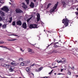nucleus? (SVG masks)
<instances>
[{
  "mask_svg": "<svg viewBox=\"0 0 78 78\" xmlns=\"http://www.w3.org/2000/svg\"><path fill=\"white\" fill-rule=\"evenodd\" d=\"M66 19H64L62 20V23L64 24L65 26V27H68L69 26V21L66 18V16H65Z\"/></svg>",
  "mask_w": 78,
  "mask_h": 78,
  "instance_id": "nucleus-1",
  "label": "nucleus"
},
{
  "mask_svg": "<svg viewBox=\"0 0 78 78\" xmlns=\"http://www.w3.org/2000/svg\"><path fill=\"white\" fill-rule=\"evenodd\" d=\"M29 28L30 29H35V28H37L38 27H37V25L36 24H31L29 26Z\"/></svg>",
  "mask_w": 78,
  "mask_h": 78,
  "instance_id": "nucleus-2",
  "label": "nucleus"
},
{
  "mask_svg": "<svg viewBox=\"0 0 78 78\" xmlns=\"http://www.w3.org/2000/svg\"><path fill=\"white\" fill-rule=\"evenodd\" d=\"M2 10L5 11L6 12H8L9 11V9L8 7L6 6H4L3 8L1 9Z\"/></svg>",
  "mask_w": 78,
  "mask_h": 78,
  "instance_id": "nucleus-3",
  "label": "nucleus"
},
{
  "mask_svg": "<svg viewBox=\"0 0 78 78\" xmlns=\"http://www.w3.org/2000/svg\"><path fill=\"white\" fill-rule=\"evenodd\" d=\"M15 11L16 12V13H20L21 12H23V11L22 10L20 9H16L15 10Z\"/></svg>",
  "mask_w": 78,
  "mask_h": 78,
  "instance_id": "nucleus-4",
  "label": "nucleus"
},
{
  "mask_svg": "<svg viewBox=\"0 0 78 78\" xmlns=\"http://www.w3.org/2000/svg\"><path fill=\"white\" fill-rule=\"evenodd\" d=\"M17 25H19V26H21L22 25V22L20 20H19L16 22Z\"/></svg>",
  "mask_w": 78,
  "mask_h": 78,
  "instance_id": "nucleus-5",
  "label": "nucleus"
},
{
  "mask_svg": "<svg viewBox=\"0 0 78 78\" xmlns=\"http://www.w3.org/2000/svg\"><path fill=\"white\" fill-rule=\"evenodd\" d=\"M22 26L23 28H24L25 29H27V23H26L24 22L22 24Z\"/></svg>",
  "mask_w": 78,
  "mask_h": 78,
  "instance_id": "nucleus-6",
  "label": "nucleus"
},
{
  "mask_svg": "<svg viewBox=\"0 0 78 78\" xmlns=\"http://www.w3.org/2000/svg\"><path fill=\"white\" fill-rule=\"evenodd\" d=\"M3 66L4 67H6V68H7V69H8V68H10V67H11V66L9 65L4 64Z\"/></svg>",
  "mask_w": 78,
  "mask_h": 78,
  "instance_id": "nucleus-7",
  "label": "nucleus"
},
{
  "mask_svg": "<svg viewBox=\"0 0 78 78\" xmlns=\"http://www.w3.org/2000/svg\"><path fill=\"white\" fill-rule=\"evenodd\" d=\"M58 44V43H54L53 44L54 45V48H58V47H59V46H58V44Z\"/></svg>",
  "mask_w": 78,
  "mask_h": 78,
  "instance_id": "nucleus-8",
  "label": "nucleus"
},
{
  "mask_svg": "<svg viewBox=\"0 0 78 78\" xmlns=\"http://www.w3.org/2000/svg\"><path fill=\"white\" fill-rule=\"evenodd\" d=\"M30 6L32 8H34V4L33 2H31L30 5Z\"/></svg>",
  "mask_w": 78,
  "mask_h": 78,
  "instance_id": "nucleus-9",
  "label": "nucleus"
},
{
  "mask_svg": "<svg viewBox=\"0 0 78 78\" xmlns=\"http://www.w3.org/2000/svg\"><path fill=\"white\" fill-rule=\"evenodd\" d=\"M23 8L24 9H26L28 8V6L23 3Z\"/></svg>",
  "mask_w": 78,
  "mask_h": 78,
  "instance_id": "nucleus-10",
  "label": "nucleus"
},
{
  "mask_svg": "<svg viewBox=\"0 0 78 78\" xmlns=\"http://www.w3.org/2000/svg\"><path fill=\"white\" fill-rule=\"evenodd\" d=\"M57 6H58V4H55V5H54V6L53 7V9H56V8H57Z\"/></svg>",
  "mask_w": 78,
  "mask_h": 78,
  "instance_id": "nucleus-11",
  "label": "nucleus"
},
{
  "mask_svg": "<svg viewBox=\"0 0 78 78\" xmlns=\"http://www.w3.org/2000/svg\"><path fill=\"white\" fill-rule=\"evenodd\" d=\"M34 66H40V65H39L38 64H36L35 63H34L33 64L31 65V67H33Z\"/></svg>",
  "mask_w": 78,
  "mask_h": 78,
  "instance_id": "nucleus-12",
  "label": "nucleus"
},
{
  "mask_svg": "<svg viewBox=\"0 0 78 78\" xmlns=\"http://www.w3.org/2000/svg\"><path fill=\"white\" fill-rule=\"evenodd\" d=\"M26 70L27 72H29L30 70V67H27L26 69Z\"/></svg>",
  "mask_w": 78,
  "mask_h": 78,
  "instance_id": "nucleus-13",
  "label": "nucleus"
},
{
  "mask_svg": "<svg viewBox=\"0 0 78 78\" xmlns=\"http://www.w3.org/2000/svg\"><path fill=\"white\" fill-rule=\"evenodd\" d=\"M17 40L16 39H9L8 40V41H16Z\"/></svg>",
  "mask_w": 78,
  "mask_h": 78,
  "instance_id": "nucleus-14",
  "label": "nucleus"
},
{
  "mask_svg": "<svg viewBox=\"0 0 78 78\" xmlns=\"http://www.w3.org/2000/svg\"><path fill=\"white\" fill-rule=\"evenodd\" d=\"M12 17H10L9 18V23H11V22H12Z\"/></svg>",
  "mask_w": 78,
  "mask_h": 78,
  "instance_id": "nucleus-15",
  "label": "nucleus"
},
{
  "mask_svg": "<svg viewBox=\"0 0 78 78\" xmlns=\"http://www.w3.org/2000/svg\"><path fill=\"white\" fill-rule=\"evenodd\" d=\"M28 52H32V49L30 48H28Z\"/></svg>",
  "mask_w": 78,
  "mask_h": 78,
  "instance_id": "nucleus-16",
  "label": "nucleus"
},
{
  "mask_svg": "<svg viewBox=\"0 0 78 78\" xmlns=\"http://www.w3.org/2000/svg\"><path fill=\"white\" fill-rule=\"evenodd\" d=\"M2 15V16H5V13H4V12H2V11H1L0 12V13Z\"/></svg>",
  "mask_w": 78,
  "mask_h": 78,
  "instance_id": "nucleus-17",
  "label": "nucleus"
},
{
  "mask_svg": "<svg viewBox=\"0 0 78 78\" xmlns=\"http://www.w3.org/2000/svg\"><path fill=\"white\" fill-rule=\"evenodd\" d=\"M6 26L5 25V24H4L2 26V28L3 29H5V28H6Z\"/></svg>",
  "mask_w": 78,
  "mask_h": 78,
  "instance_id": "nucleus-18",
  "label": "nucleus"
},
{
  "mask_svg": "<svg viewBox=\"0 0 78 78\" xmlns=\"http://www.w3.org/2000/svg\"><path fill=\"white\" fill-rule=\"evenodd\" d=\"M32 18V17H31L30 18H29L27 20V22H29V21H30V20H31V19Z\"/></svg>",
  "mask_w": 78,
  "mask_h": 78,
  "instance_id": "nucleus-19",
  "label": "nucleus"
},
{
  "mask_svg": "<svg viewBox=\"0 0 78 78\" xmlns=\"http://www.w3.org/2000/svg\"><path fill=\"white\" fill-rule=\"evenodd\" d=\"M50 5H51V3L48 4V5L47 8H48L50 6Z\"/></svg>",
  "mask_w": 78,
  "mask_h": 78,
  "instance_id": "nucleus-20",
  "label": "nucleus"
},
{
  "mask_svg": "<svg viewBox=\"0 0 78 78\" xmlns=\"http://www.w3.org/2000/svg\"><path fill=\"white\" fill-rule=\"evenodd\" d=\"M16 25V22L15 21H13L12 23V25L13 26H14Z\"/></svg>",
  "mask_w": 78,
  "mask_h": 78,
  "instance_id": "nucleus-21",
  "label": "nucleus"
},
{
  "mask_svg": "<svg viewBox=\"0 0 78 78\" xmlns=\"http://www.w3.org/2000/svg\"><path fill=\"white\" fill-rule=\"evenodd\" d=\"M19 61H23V59L22 58H21L20 59H19Z\"/></svg>",
  "mask_w": 78,
  "mask_h": 78,
  "instance_id": "nucleus-22",
  "label": "nucleus"
},
{
  "mask_svg": "<svg viewBox=\"0 0 78 78\" xmlns=\"http://www.w3.org/2000/svg\"><path fill=\"white\" fill-rule=\"evenodd\" d=\"M21 66H23L25 65V63L23 62H22L20 64Z\"/></svg>",
  "mask_w": 78,
  "mask_h": 78,
  "instance_id": "nucleus-23",
  "label": "nucleus"
},
{
  "mask_svg": "<svg viewBox=\"0 0 78 78\" xmlns=\"http://www.w3.org/2000/svg\"><path fill=\"white\" fill-rule=\"evenodd\" d=\"M26 2L27 3V5H28L29 4V0H26Z\"/></svg>",
  "mask_w": 78,
  "mask_h": 78,
  "instance_id": "nucleus-24",
  "label": "nucleus"
},
{
  "mask_svg": "<svg viewBox=\"0 0 78 78\" xmlns=\"http://www.w3.org/2000/svg\"><path fill=\"white\" fill-rule=\"evenodd\" d=\"M9 70L10 72H12L13 69H12V68H11L10 69H9Z\"/></svg>",
  "mask_w": 78,
  "mask_h": 78,
  "instance_id": "nucleus-25",
  "label": "nucleus"
},
{
  "mask_svg": "<svg viewBox=\"0 0 78 78\" xmlns=\"http://www.w3.org/2000/svg\"><path fill=\"white\" fill-rule=\"evenodd\" d=\"M71 72L69 71H68L67 73V74H68V75H71Z\"/></svg>",
  "mask_w": 78,
  "mask_h": 78,
  "instance_id": "nucleus-26",
  "label": "nucleus"
},
{
  "mask_svg": "<svg viewBox=\"0 0 78 78\" xmlns=\"http://www.w3.org/2000/svg\"><path fill=\"white\" fill-rule=\"evenodd\" d=\"M53 70H52L51 72H49V75H51V73H52V72H53Z\"/></svg>",
  "mask_w": 78,
  "mask_h": 78,
  "instance_id": "nucleus-27",
  "label": "nucleus"
},
{
  "mask_svg": "<svg viewBox=\"0 0 78 78\" xmlns=\"http://www.w3.org/2000/svg\"><path fill=\"white\" fill-rule=\"evenodd\" d=\"M37 22H38V21L40 20V18H37Z\"/></svg>",
  "mask_w": 78,
  "mask_h": 78,
  "instance_id": "nucleus-28",
  "label": "nucleus"
},
{
  "mask_svg": "<svg viewBox=\"0 0 78 78\" xmlns=\"http://www.w3.org/2000/svg\"><path fill=\"white\" fill-rule=\"evenodd\" d=\"M26 62L27 64H30V61H27Z\"/></svg>",
  "mask_w": 78,
  "mask_h": 78,
  "instance_id": "nucleus-29",
  "label": "nucleus"
},
{
  "mask_svg": "<svg viewBox=\"0 0 78 78\" xmlns=\"http://www.w3.org/2000/svg\"><path fill=\"white\" fill-rule=\"evenodd\" d=\"M4 43V41H0V44H3Z\"/></svg>",
  "mask_w": 78,
  "mask_h": 78,
  "instance_id": "nucleus-30",
  "label": "nucleus"
},
{
  "mask_svg": "<svg viewBox=\"0 0 78 78\" xmlns=\"http://www.w3.org/2000/svg\"><path fill=\"white\" fill-rule=\"evenodd\" d=\"M37 18H40V14H38L37 15Z\"/></svg>",
  "mask_w": 78,
  "mask_h": 78,
  "instance_id": "nucleus-31",
  "label": "nucleus"
},
{
  "mask_svg": "<svg viewBox=\"0 0 78 78\" xmlns=\"http://www.w3.org/2000/svg\"><path fill=\"white\" fill-rule=\"evenodd\" d=\"M5 48H6V49H8L9 50H11V49L9 48H8L6 47H5Z\"/></svg>",
  "mask_w": 78,
  "mask_h": 78,
  "instance_id": "nucleus-32",
  "label": "nucleus"
},
{
  "mask_svg": "<svg viewBox=\"0 0 78 78\" xmlns=\"http://www.w3.org/2000/svg\"><path fill=\"white\" fill-rule=\"evenodd\" d=\"M42 67H41L39 69V71H41V70H42Z\"/></svg>",
  "mask_w": 78,
  "mask_h": 78,
  "instance_id": "nucleus-33",
  "label": "nucleus"
},
{
  "mask_svg": "<svg viewBox=\"0 0 78 78\" xmlns=\"http://www.w3.org/2000/svg\"><path fill=\"white\" fill-rule=\"evenodd\" d=\"M0 47H2V48H6L5 46H0Z\"/></svg>",
  "mask_w": 78,
  "mask_h": 78,
  "instance_id": "nucleus-34",
  "label": "nucleus"
},
{
  "mask_svg": "<svg viewBox=\"0 0 78 78\" xmlns=\"http://www.w3.org/2000/svg\"><path fill=\"white\" fill-rule=\"evenodd\" d=\"M54 52L55 53H58V51H57V50L55 49L54 50Z\"/></svg>",
  "mask_w": 78,
  "mask_h": 78,
  "instance_id": "nucleus-35",
  "label": "nucleus"
},
{
  "mask_svg": "<svg viewBox=\"0 0 78 78\" xmlns=\"http://www.w3.org/2000/svg\"><path fill=\"white\" fill-rule=\"evenodd\" d=\"M2 20H3V19L0 16V21H2Z\"/></svg>",
  "mask_w": 78,
  "mask_h": 78,
  "instance_id": "nucleus-36",
  "label": "nucleus"
},
{
  "mask_svg": "<svg viewBox=\"0 0 78 78\" xmlns=\"http://www.w3.org/2000/svg\"><path fill=\"white\" fill-rule=\"evenodd\" d=\"M54 44V43H52L51 44H50L48 45V46L47 47H50V45H51V44Z\"/></svg>",
  "mask_w": 78,
  "mask_h": 78,
  "instance_id": "nucleus-37",
  "label": "nucleus"
},
{
  "mask_svg": "<svg viewBox=\"0 0 78 78\" xmlns=\"http://www.w3.org/2000/svg\"><path fill=\"white\" fill-rule=\"evenodd\" d=\"M57 75H65V74L61 73H58L57 74Z\"/></svg>",
  "mask_w": 78,
  "mask_h": 78,
  "instance_id": "nucleus-38",
  "label": "nucleus"
},
{
  "mask_svg": "<svg viewBox=\"0 0 78 78\" xmlns=\"http://www.w3.org/2000/svg\"><path fill=\"white\" fill-rule=\"evenodd\" d=\"M62 4H63V5L66 4V2H64V1H63V2H62Z\"/></svg>",
  "mask_w": 78,
  "mask_h": 78,
  "instance_id": "nucleus-39",
  "label": "nucleus"
},
{
  "mask_svg": "<svg viewBox=\"0 0 78 78\" xmlns=\"http://www.w3.org/2000/svg\"><path fill=\"white\" fill-rule=\"evenodd\" d=\"M15 63V62H11V64L12 65H13V64H14Z\"/></svg>",
  "mask_w": 78,
  "mask_h": 78,
  "instance_id": "nucleus-40",
  "label": "nucleus"
},
{
  "mask_svg": "<svg viewBox=\"0 0 78 78\" xmlns=\"http://www.w3.org/2000/svg\"><path fill=\"white\" fill-rule=\"evenodd\" d=\"M55 9H52L51 10V12H54V11H55Z\"/></svg>",
  "mask_w": 78,
  "mask_h": 78,
  "instance_id": "nucleus-41",
  "label": "nucleus"
},
{
  "mask_svg": "<svg viewBox=\"0 0 78 78\" xmlns=\"http://www.w3.org/2000/svg\"><path fill=\"white\" fill-rule=\"evenodd\" d=\"M57 61L58 62V63H60V62H61V60H60V61L57 60Z\"/></svg>",
  "mask_w": 78,
  "mask_h": 78,
  "instance_id": "nucleus-42",
  "label": "nucleus"
},
{
  "mask_svg": "<svg viewBox=\"0 0 78 78\" xmlns=\"http://www.w3.org/2000/svg\"><path fill=\"white\" fill-rule=\"evenodd\" d=\"M65 6H66V4H63V7L64 8H65Z\"/></svg>",
  "mask_w": 78,
  "mask_h": 78,
  "instance_id": "nucleus-43",
  "label": "nucleus"
},
{
  "mask_svg": "<svg viewBox=\"0 0 78 78\" xmlns=\"http://www.w3.org/2000/svg\"><path fill=\"white\" fill-rule=\"evenodd\" d=\"M68 69H72V68L70 66H68Z\"/></svg>",
  "mask_w": 78,
  "mask_h": 78,
  "instance_id": "nucleus-44",
  "label": "nucleus"
},
{
  "mask_svg": "<svg viewBox=\"0 0 78 78\" xmlns=\"http://www.w3.org/2000/svg\"><path fill=\"white\" fill-rule=\"evenodd\" d=\"M4 59L3 58H0V61H3Z\"/></svg>",
  "mask_w": 78,
  "mask_h": 78,
  "instance_id": "nucleus-45",
  "label": "nucleus"
},
{
  "mask_svg": "<svg viewBox=\"0 0 78 78\" xmlns=\"http://www.w3.org/2000/svg\"><path fill=\"white\" fill-rule=\"evenodd\" d=\"M41 78H48V77H41Z\"/></svg>",
  "mask_w": 78,
  "mask_h": 78,
  "instance_id": "nucleus-46",
  "label": "nucleus"
},
{
  "mask_svg": "<svg viewBox=\"0 0 78 78\" xmlns=\"http://www.w3.org/2000/svg\"><path fill=\"white\" fill-rule=\"evenodd\" d=\"M20 50L21 51H23V50H22V48H20Z\"/></svg>",
  "mask_w": 78,
  "mask_h": 78,
  "instance_id": "nucleus-47",
  "label": "nucleus"
},
{
  "mask_svg": "<svg viewBox=\"0 0 78 78\" xmlns=\"http://www.w3.org/2000/svg\"><path fill=\"white\" fill-rule=\"evenodd\" d=\"M60 62L61 63H63V62H63V61H62V60H60Z\"/></svg>",
  "mask_w": 78,
  "mask_h": 78,
  "instance_id": "nucleus-48",
  "label": "nucleus"
},
{
  "mask_svg": "<svg viewBox=\"0 0 78 78\" xmlns=\"http://www.w3.org/2000/svg\"><path fill=\"white\" fill-rule=\"evenodd\" d=\"M64 63H66V61L64 60Z\"/></svg>",
  "mask_w": 78,
  "mask_h": 78,
  "instance_id": "nucleus-49",
  "label": "nucleus"
},
{
  "mask_svg": "<svg viewBox=\"0 0 78 78\" xmlns=\"http://www.w3.org/2000/svg\"><path fill=\"white\" fill-rule=\"evenodd\" d=\"M63 70H64V69H62L61 70V72H62L63 71Z\"/></svg>",
  "mask_w": 78,
  "mask_h": 78,
  "instance_id": "nucleus-50",
  "label": "nucleus"
},
{
  "mask_svg": "<svg viewBox=\"0 0 78 78\" xmlns=\"http://www.w3.org/2000/svg\"><path fill=\"white\" fill-rule=\"evenodd\" d=\"M2 25V23H0V27H1Z\"/></svg>",
  "mask_w": 78,
  "mask_h": 78,
  "instance_id": "nucleus-51",
  "label": "nucleus"
},
{
  "mask_svg": "<svg viewBox=\"0 0 78 78\" xmlns=\"http://www.w3.org/2000/svg\"><path fill=\"white\" fill-rule=\"evenodd\" d=\"M31 74L32 75H33V76H34V74H33V73H31Z\"/></svg>",
  "mask_w": 78,
  "mask_h": 78,
  "instance_id": "nucleus-52",
  "label": "nucleus"
},
{
  "mask_svg": "<svg viewBox=\"0 0 78 78\" xmlns=\"http://www.w3.org/2000/svg\"><path fill=\"white\" fill-rule=\"evenodd\" d=\"M76 14L77 15H78V12H76Z\"/></svg>",
  "mask_w": 78,
  "mask_h": 78,
  "instance_id": "nucleus-53",
  "label": "nucleus"
},
{
  "mask_svg": "<svg viewBox=\"0 0 78 78\" xmlns=\"http://www.w3.org/2000/svg\"><path fill=\"white\" fill-rule=\"evenodd\" d=\"M12 35L13 36H17V35H16L13 34Z\"/></svg>",
  "mask_w": 78,
  "mask_h": 78,
  "instance_id": "nucleus-54",
  "label": "nucleus"
},
{
  "mask_svg": "<svg viewBox=\"0 0 78 78\" xmlns=\"http://www.w3.org/2000/svg\"><path fill=\"white\" fill-rule=\"evenodd\" d=\"M55 41H56V39H54V42H55Z\"/></svg>",
  "mask_w": 78,
  "mask_h": 78,
  "instance_id": "nucleus-55",
  "label": "nucleus"
},
{
  "mask_svg": "<svg viewBox=\"0 0 78 78\" xmlns=\"http://www.w3.org/2000/svg\"><path fill=\"white\" fill-rule=\"evenodd\" d=\"M34 0V2H36V0Z\"/></svg>",
  "mask_w": 78,
  "mask_h": 78,
  "instance_id": "nucleus-56",
  "label": "nucleus"
},
{
  "mask_svg": "<svg viewBox=\"0 0 78 78\" xmlns=\"http://www.w3.org/2000/svg\"><path fill=\"white\" fill-rule=\"evenodd\" d=\"M48 32L49 33H51V32H50V31H48Z\"/></svg>",
  "mask_w": 78,
  "mask_h": 78,
  "instance_id": "nucleus-57",
  "label": "nucleus"
},
{
  "mask_svg": "<svg viewBox=\"0 0 78 78\" xmlns=\"http://www.w3.org/2000/svg\"><path fill=\"white\" fill-rule=\"evenodd\" d=\"M75 76L76 77H78V75H76V76Z\"/></svg>",
  "mask_w": 78,
  "mask_h": 78,
  "instance_id": "nucleus-58",
  "label": "nucleus"
},
{
  "mask_svg": "<svg viewBox=\"0 0 78 78\" xmlns=\"http://www.w3.org/2000/svg\"><path fill=\"white\" fill-rule=\"evenodd\" d=\"M55 67H57V66H54L53 67V68H55Z\"/></svg>",
  "mask_w": 78,
  "mask_h": 78,
  "instance_id": "nucleus-59",
  "label": "nucleus"
},
{
  "mask_svg": "<svg viewBox=\"0 0 78 78\" xmlns=\"http://www.w3.org/2000/svg\"><path fill=\"white\" fill-rule=\"evenodd\" d=\"M72 70H74V67L72 68Z\"/></svg>",
  "mask_w": 78,
  "mask_h": 78,
  "instance_id": "nucleus-60",
  "label": "nucleus"
},
{
  "mask_svg": "<svg viewBox=\"0 0 78 78\" xmlns=\"http://www.w3.org/2000/svg\"><path fill=\"white\" fill-rule=\"evenodd\" d=\"M54 74H55V75H56V73H54Z\"/></svg>",
  "mask_w": 78,
  "mask_h": 78,
  "instance_id": "nucleus-61",
  "label": "nucleus"
},
{
  "mask_svg": "<svg viewBox=\"0 0 78 78\" xmlns=\"http://www.w3.org/2000/svg\"><path fill=\"white\" fill-rule=\"evenodd\" d=\"M2 78H5V77H2Z\"/></svg>",
  "mask_w": 78,
  "mask_h": 78,
  "instance_id": "nucleus-62",
  "label": "nucleus"
},
{
  "mask_svg": "<svg viewBox=\"0 0 78 78\" xmlns=\"http://www.w3.org/2000/svg\"><path fill=\"white\" fill-rule=\"evenodd\" d=\"M44 31L45 32V30H44Z\"/></svg>",
  "mask_w": 78,
  "mask_h": 78,
  "instance_id": "nucleus-63",
  "label": "nucleus"
},
{
  "mask_svg": "<svg viewBox=\"0 0 78 78\" xmlns=\"http://www.w3.org/2000/svg\"><path fill=\"white\" fill-rule=\"evenodd\" d=\"M27 65H25V66H27Z\"/></svg>",
  "mask_w": 78,
  "mask_h": 78,
  "instance_id": "nucleus-64",
  "label": "nucleus"
}]
</instances>
